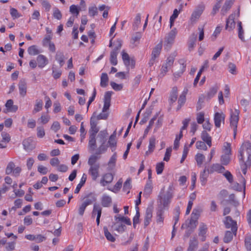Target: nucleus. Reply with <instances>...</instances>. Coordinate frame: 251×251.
Here are the masks:
<instances>
[{"label": "nucleus", "mask_w": 251, "mask_h": 251, "mask_svg": "<svg viewBox=\"0 0 251 251\" xmlns=\"http://www.w3.org/2000/svg\"><path fill=\"white\" fill-rule=\"evenodd\" d=\"M235 26L234 21V16L233 15H230L226 21V29L229 30L232 29Z\"/></svg>", "instance_id": "obj_26"}, {"label": "nucleus", "mask_w": 251, "mask_h": 251, "mask_svg": "<svg viewBox=\"0 0 251 251\" xmlns=\"http://www.w3.org/2000/svg\"><path fill=\"white\" fill-rule=\"evenodd\" d=\"M122 59L126 66H128L129 65L130 58L128 54L125 52L124 50L122 52Z\"/></svg>", "instance_id": "obj_62"}, {"label": "nucleus", "mask_w": 251, "mask_h": 251, "mask_svg": "<svg viewBox=\"0 0 251 251\" xmlns=\"http://www.w3.org/2000/svg\"><path fill=\"white\" fill-rule=\"evenodd\" d=\"M207 228L206 226L201 223L199 227V236L201 237V241H204L205 240V234L206 233Z\"/></svg>", "instance_id": "obj_18"}, {"label": "nucleus", "mask_w": 251, "mask_h": 251, "mask_svg": "<svg viewBox=\"0 0 251 251\" xmlns=\"http://www.w3.org/2000/svg\"><path fill=\"white\" fill-rule=\"evenodd\" d=\"M223 152L225 154L231 155V145L230 143L227 142L224 143Z\"/></svg>", "instance_id": "obj_57"}, {"label": "nucleus", "mask_w": 251, "mask_h": 251, "mask_svg": "<svg viewBox=\"0 0 251 251\" xmlns=\"http://www.w3.org/2000/svg\"><path fill=\"white\" fill-rule=\"evenodd\" d=\"M152 217V209L151 207H148L146 210L144 226L146 227L151 223Z\"/></svg>", "instance_id": "obj_14"}, {"label": "nucleus", "mask_w": 251, "mask_h": 251, "mask_svg": "<svg viewBox=\"0 0 251 251\" xmlns=\"http://www.w3.org/2000/svg\"><path fill=\"white\" fill-rule=\"evenodd\" d=\"M140 22H141V16H140V14H138L136 16V17L134 19V23L133 24L132 27H133V30L135 31V30H137V29L138 28V26L140 24Z\"/></svg>", "instance_id": "obj_49"}, {"label": "nucleus", "mask_w": 251, "mask_h": 251, "mask_svg": "<svg viewBox=\"0 0 251 251\" xmlns=\"http://www.w3.org/2000/svg\"><path fill=\"white\" fill-rule=\"evenodd\" d=\"M87 179V176L85 174H83L79 183L76 186V187L75 190V193L78 194L81 187L84 185Z\"/></svg>", "instance_id": "obj_30"}, {"label": "nucleus", "mask_w": 251, "mask_h": 251, "mask_svg": "<svg viewBox=\"0 0 251 251\" xmlns=\"http://www.w3.org/2000/svg\"><path fill=\"white\" fill-rule=\"evenodd\" d=\"M114 218L116 220H118L119 221L124 222L127 225H131V222L130 220V219L128 218V217L122 216L120 215H116L114 217Z\"/></svg>", "instance_id": "obj_41"}, {"label": "nucleus", "mask_w": 251, "mask_h": 251, "mask_svg": "<svg viewBox=\"0 0 251 251\" xmlns=\"http://www.w3.org/2000/svg\"><path fill=\"white\" fill-rule=\"evenodd\" d=\"M162 48V42L158 44L152 50L151 57L154 58L158 57L160 53Z\"/></svg>", "instance_id": "obj_22"}, {"label": "nucleus", "mask_w": 251, "mask_h": 251, "mask_svg": "<svg viewBox=\"0 0 251 251\" xmlns=\"http://www.w3.org/2000/svg\"><path fill=\"white\" fill-rule=\"evenodd\" d=\"M64 56L62 52L58 51L55 55V59L59 62L60 66L62 67L64 64Z\"/></svg>", "instance_id": "obj_48"}, {"label": "nucleus", "mask_w": 251, "mask_h": 251, "mask_svg": "<svg viewBox=\"0 0 251 251\" xmlns=\"http://www.w3.org/2000/svg\"><path fill=\"white\" fill-rule=\"evenodd\" d=\"M123 180L120 178L118 182L115 184L113 188H108V190L116 193H117L121 188L122 187Z\"/></svg>", "instance_id": "obj_42"}, {"label": "nucleus", "mask_w": 251, "mask_h": 251, "mask_svg": "<svg viewBox=\"0 0 251 251\" xmlns=\"http://www.w3.org/2000/svg\"><path fill=\"white\" fill-rule=\"evenodd\" d=\"M226 116L223 112H216L214 116V124L216 127L219 128L222 123L224 124Z\"/></svg>", "instance_id": "obj_9"}, {"label": "nucleus", "mask_w": 251, "mask_h": 251, "mask_svg": "<svg viewBox=\"0 0 251 251\" xmlns=\"http://www.w3.org/2000/svg\"><path fill=\"white\" fill-rule=\"evenodd\" d=\"M5 106L9 112H15L18 109V106L13 105V101L12 100H8L7 101Z\"/></svg>", "instance_id": "obj_31"}, {"label": "nucleus", "mask_w": 251, "mask_h": 251, "mask_svg": "<svg viewBox=\"0 0 251 251\" xmlns=\"http://www.w3.org/2000/svg\"><path fill=\"white\" fill-rule=\"evenodd\" d=\"M107 147H108L105 145V143H101V145L99 147L97 151L96 152V154L100 155L101 154L104 153L107 151Z\"/></svg>", "instance_id": "obj_59"}, {"label": "nucleus", "mask_w": 251, "mask_h": 251, "mask_svg": "<svg viewBox=\"0 0 251 251\" xmlns=\"http://www.w3.org/2000/svg\"><path fill=\"white\" fill-rule=\"evenodd\" d=\"M195 159L197 162V165L199 167H201L204 160L205 159V156L203 154L198 153L195 157Z\"/></svg>", "instance_id": "obj_43"}, {"label": "nucleus", "mask_w": 251, "mask_h": 251, "mask_svg": "<svg viewBox=\"0 0 251 251\" xmlns=\"http://www.w3.org/2000/svg\"><path fill=\"white\" fill-rule=\"evenodd\" d=\"M208 175V174L207 172V169L205 168V169L201 173L200 176L201 184L202 186H204L206 184Z\"/></svg>", "instance_id": "obj_33"}, {"label": "nucleus", "mask_w": 251, "mask_h": 251, "mask_svg": "<svg viewBox=\"0 0 251 251\" xmlns=\"http://www.w3.org/2000/svg\"><path fill=\"white\" fill-rule=\"evenodd\" d=\"M43 103L41 100H36V103L34 105V109L32 111L33 114H35L40 111L43 108Z\"/></svg>", "instance_id": "obj_35"}, {"label": "nucleus", "mask_w": 251, "mask_h": 251, "mask_svg": "<svg viewBox=\"0 0 251 251\" xmlns=\"http://www.w3.org/2000/svg\"><path fill=\"white\" fill-rule=\"evenodd\" d=\"M177 34V30L176 28L172 29L166 36L164 46L165 50H169L174 42V40Z\"/></svg>", "instance_id": "obj_4"}, {"label": "nucleus", "mask_w": 251, "mask_h": 251, "mask_svg": "<svg viewBox=\"0 0 251 251\" xmlns=\"http://www.w3.org/2000/svg\"><path fill=\"white\" fill-rule=\"evenodd\" d=\"M234 233L231 231H226L225 233L223 241L225 243H227L230 242L233 239V235Z\"/></svg>", "instance_id": "obj_45"}, {"label": "nucleus", "mask_w": 251, "mask_h": 251, "mask_svg": "<svg viewBox=\"0 0 251 251\" xmlns=\"http://www.w3.org/2000/svg\"><path fill=\"white\" fill-rule=\"evenodd\" d=\"M116 131L110 136L108 143L110 148H111L112 151H114L115 150V147L117 145V141L116 140Z\"/></svg>", "instance_id": "obj_21"}, {"label": "nucleus", "mask_w": 251, "mask_h": 251, "mask_svg": "<svg viewBox=\"0 0 251 251\" xmlns=\"http://www.w3.org/2000/svg\"><path fill=\"white\" fill-rule=\"evenodd\" d=\"M230 155L223 154L221 157L220 161L224 165H227L230 161Z\"/></svg>", "instance_id": "obj_56"}, {"label": "nucleus", "mask_w": 251, "mask_h": 251, "mask_svg": "<svg viewBox=\"0 0 251 251\" xmlns=\"http://www.w3.org/2000/svg\"><path fill=\"white\" fill-rule=\"evenodd\" d=\"M234 0H226L221 9L222 14L225 15L231 8L234 3Z\"/></svg>", "instance_id": "obj_20"}, {"label": "nucleus", "mask_w": 251, "mask_h": 251, "mask_svg": "<svg viewBox=\"0 0 251 251\" xmlns=\"http://www.w3.org/2000/svg\"><path fill=\"white\" fill-rule=\"evenodd\" d=\"M107 132L106 130L100 131L98 134V137L100 139V141L101 143H105L106 141V137Z\"/></svg>", "instance_id": "obj_51"}, {"label": "nucleus", "mask_w": 251, "mask_h": 251, "mask_svg": "<svg viewBox=\"0 0 251 251\" xmlns=\"http://www.w3.org/2000/svg\"><path fill=\"white\" fill-rule=\"evenodd\" d=\"M135 208H136V214L133 219V226L134 228H136V225L139 223V218H140V212H139V207H136Z\"/></svg>", "instance_id": "obj_52"}, {"label": "nucleus", "mask_w": 251, "mask_h": 251, "mask_svg": "<svg viewBox=\"0 0 251 251\" xmlns=\"http://www.w3.org/2000/svg\"><path fill=\"white\" fill-rule=\"evenodd\" d=\"M225 170V168L222 165L218 163L213 164L209 168L207 169L208 174H212L214 172L222 173Z\"/></svg>", "instance_id": "obj_10"}, {"label": "nucleus", "mask_w": 251, "mask_h": 251, "mask_svg": "<svg viewBox=\"0 0 251 251\" xmlns=\"http://www.w3.org/2000/svg\"><path fill=\"white\" fill-rule=\"evenodd\" d=\"M239 113V110L237 109H235L234 111H231L230 112V124L233 127L234 137L236 134Z\"/></svg>", "instance_id": "obj_6"}, {"label": "nucleus", "mask_w": 251, "mask_h": 251, "mask_svg": "<svg viewBox=\"0 0 251 251\" xmlns=\"http://www.w3.org/2000/svg\"><path fill=\"white\" fill-rule=\"evenodd\" d=\"M117 159V153L114 152L113 154L112 155V156L110 157L107 164L108 167L110 170H112L115 167Z\"/></svg>", "instance_id": "obj_28"}, {"label": "nucleus", "mask_w": 251, "mask_h": 251, "mask_svg": "<svg viewBox=\"0 0 251 251\" xmlns=\"http://www.w3.org/2000/svg\"><path fill=\"white\" fill-rule=\"evenodd\" d=\"M114 176L111 173H108L104 174L100 180V184L102 186L111 183L113 180Z\"/></svg>", "instance_id": "obj_13"}, {"label": "nucleus", "mask_w": 251, "mask_h": 251, "mask_svg": "<svg viewBox=\"0 0 251 251\" xmlns=\"http://www.w3.org/2000/svg\"><path fill=\"white\" fill-rule=\"evenodd\" d=\"M112 226L114 229L118 231L119 233L124 232L126 229V226L125 225L118 223L114 224Z\"/></svg>", "instance_id": "obj_44"}, {"label": "nucleus", "mask_w": 251, "mask_h": 251, "mask_svg": "<svg viewBox=\"0 0 251 251\" xmlns=\"http://www.w3.org/2000/svg\"><path fill=\"white\" fill-rule=\"evenodd\" d=\"M179 62L180 64L181 71L178 72H176L174 74V77L176 78H178L181 76V75L185 71L186 68V64H185V61L183 59L180 60Z\"/></svg>", "instance_id": "obj_27"}, {"label": "nucleus", "mask_w": 251, "mask_h": 251, "mask_svg": "<svg viewBox=\"0 0 251 251\" xmlns=\"http://www.w3.org/2000/svg\"><path fill=\"white\" fill-rule=\"evenodd\" d=\"M103 231H104V236H105V237L107 240H108L109 241H110L111 242H114L115 241V240H116L115 238L108 231L107 227L104 226L103 227Z\"/></svg>", "instance_id": "obj_40"}, {"label": "nucleus", "mask_w": 251, "mask_h": 251, "mask_svg": "<svg viewBox=\"0 0 251 251\" xmlns=\"http://www.w3.org/2000/svg\"><path fill=\"white\" fill-rule=\"evenodd\" d=\"M108 77L106 73H102L100 77V86L106 87L108 85Z\"/></svg>", "instance_id": "obj_39"}, {"label": "nucleus", "mask_w": 251, "mask_h": 251, "mask_svg": "<svg viewBox=\"0 0 251 251\" xmlns=\"http://www.w3.org/2000/svg\"><path fill=\"white\" fill-rule=\"evenodd\" d=\"M37 62L38 67L44 68L48 63V58L44 55L40 54L37 57Z\"/></svg>", "instance_id": "obj_17"}, {"label": "nucleus", "mask_w": 251, "mask_h": 251, "mask_svg": "<svg viewBox=\"0 0 251 251\" xmlns=\"http://www.w3.org/2000/svg\"><path fill=\"white\" fill-rule=\"evenodd\" d=\"M90 126H91V133L90 134L96 135V134L98 132L99 129L97 126V122L96 121L93 119L92 117L90 120Z\"/></svg>", "instance_id": "obj_37"}, {"label": "nucleus", "mask_w": 251, "mask_h": 251, "mask_svg": "<svg viewBox=\"0 0 251 251\" xmlns=\"http://www.w3.org/2000/svg\"><path fill=\"white\" fill-rule=\"evenodd\" d=\"M19 94L22 97H24L27 93V83L25 79H23L20 80L18 84Z\"/></svg>", "instance_id": "obj_12"}, {"label": "nucleus", "mask_w": 251, "mask_h": 251, "mask_svg": "<svg viewBox=\"0 0 251 251\" xmlns=\"http://www.w3.org/2000/svg\"><path fill=\"white\" fill-rule=\"evenodd\" d=\"M112 92H106L104 96V105L102 108V112H107L110 106V102Z\"/></svg>", "instance_id": "obj_11"}, {"label": "nucleus", "mask_w": 251, "mask_h": 251, "mask_svg": "<svg viewBox=\"0 0 251 251\" xmlns=\"http://www.w3.org/2000/svg\"><path fill=\"white\" fill-rule=\"evenodd\" d=\"M245 244L246 249L248 251L251 250V235H246L245 238Z\"/></svg>", "instance_id": "obj_61"}, {"label": "nucleus", "mask_w": 251, "mask_h": 251, "mask_svg": "<svg viewBox=\"0 0 251 251\" xmlns=\"http://www.w3.org/2000/svg\"><path fill=\"white\" fill-rule=\"evenodd\" d=\"M173 197V185L171 184L169 186L166 194L163 197H160V204L159 206H162L164 209H165L171 202V200Z\"/></svg>", "instance_id": "obj_5"}, {"label": "nucleus", "mask_w": 251, "mask_h": 251, "mask_svg": "<svg viewBox=\"0 0 251 251\" xmlns=\"http://www.w3.org/2000/svg\"><path fill=\"white\" fill-rule=\"evenodd\" d=\"M226 227L227 228H231V230L236 235L237 231V226L236 222L233 220L230 216H226V220L224 221Z\"/></svg>", "instance_id": "obj_8"}, {"label": "nucleus", "mask_w": 251, "mask_h": 251, "mask_svg": "<svg viewBox=\"0 0 251 251\" xmlns=\"http://www.w3.org/2000/svg\"><path fill=\"white\" fill-rule=\"evenodd\" d=\"M165 209L162 206H158L156 212V222L159 224H163L164 221V214Z\"/></svg>", "instance_id": "obj_16"}, {"label": "nucleus", "mask_w": 251, "mask_h": 251, "mask_svg": "<svg viewBox=\"0 0 251 251\" xmlns=\"http://www.w3.org/2000/svg\"><path fill=\"white\" fill-rule=\"evenodd\" d=\"M156 139L154 136L150 138L149 140V145L148 146V151H146V154L148 155L154 151L155 147Z\"/></svg>", "instance_id": "obj_25"}, {"label": "nucleus", "mask_w": 251, "mask_h": 251, "mask_svg": "<svg viewBox=\"0 0 251 251\" xmlns=\"http://www.w3.org/2000/svg\"><path fill=\"white\" fill-rule=\"evenodd\" d=\"M177 98V89L176 87L172 88V92L170 95V100L171 102H175Z\"/></svg>", "instance_id": "obj_46"}, {"label": "nucleus", "mask_w": 251, "mask_h": 251, "mask_svg": "<svg viewBox=\"0 0 251 251\" xmlns=\"http://www.w3.org/2000/svg\"><path fill=\"white\" fill-rule=\"evenodd\" d=\"M201 138L203 142L210 147L212 146L211 137L206 131H203L201 134Z\"/></svg>", "instance_id": "obj_24"}, {"label": "nucleus", "mask_w": 251, "mask_h": 251, "mask_svg": "<svg viewBox=\"0 0 251 251\" xmlns=\"http://www.w3.org/2000/svg\"><path fill=\"white\" fill-rule=\"evenodd\" d=\"M96 197L92 194H89L83 198V201L79 206L78 213L82 216L84 214L86 207L92 204L96 201Z\"/></svg>", "instance_id": "obj_3"}, {"label": "nucleus", "mask_w": 251, "mask_h": 251, "mask_svg": "<svg viewBox=\"0 0 251 251\" xmlns=\"http://www.w3.org/2000/svg\"><path fill=\"white\" fill-rule=\"evenodd\" d=\"M198 225V220L191 218L188 223L185 225L188 228H191L192 229H195Z\"/></svg>", "instance_id": "obj_47"}, {"label": "nucleus", "mask_w": 251, "mask_h": 251, "mask_svg": "<svg viewBox=\"0 0 251 251\" xmlns=\"http://www.w3.org/2000/svg\"><path fill=\"white\" fill-rule=\"evenodd\" d=\"M102 208L101 206L97 203H95L93 206V209L92 211V217H94L97 214V216H101V215Z\"/></svg>", "instance_id": "obj_38"}, {"label": "nucleus", "mask_w": 251, "mask_h": 251, "mask_svg": "<svg viewBox=\"0 0 251 251\" xmlns=\"http://www.w3.org/2000/svg\"><path fill=\"white\" fill-rule=\"evenodd\" d=\"M131 188V179L128 178L124 184L123 191L126 192L127 194H128Z\"/></svg>", "instance_id": "obj_54"}, {"label": "nucleus", "mask_w": 251, "mask_h": 251, "mask_svg": "<svg viewBox=\"0 0 251 251\" xmlns=\"http://www.w3.org/2000/svg\"><path fill=\"white\" fill-rule=\"evenodd\" d=\"M152 181L151 180H148L145 187L144 195H146L147 196L150 195L152 192Z\"/></svg>", "instance_id": "obj_36"}, {"label": "nucleus", "mask_w": 251, "mask_h": 251, "mask_svg": "<svg viewBox=\"0 0 251 251\" xmlns=\"http://www.w3.org/2000/svg\"><path fill=\"white\" fill-rule=\"evenodd\" d=\"M199 242L196 237H193L189 241L187 251H195L198 248Z\"/></svg>", "instance_id": "obj_19"}, {"label": "nucleus", "mask_w": 251, "mask_h": 251, "mask_svg": "<svg viewBox=\"0 0 251 251\" xmlns=\"http://www.w3.org/2000/svg\"><path fill=\"white\" fill-rule=\"evenodd\" d=\"M157 116H158L157 114L155 115L150 120L148 126L147 127V128L145 129V130L144 131V136H146L147 135V134L148 133L149 130L151 129V128L152 126L154 124V121L157 119Z\"/></svg>", "instance_id": "obj_50"}, {"label": "nucleus", "mask_w": 251, "mask_h": 251, "mask_svg": "<svg viewBox=\"0 0 251 251\" xmlns=\"http://www.w3.org/2000/svg\"><path fill=\"white\" fill-rule=\"evenodd\" d=\"M205 9V4L203 2L199 4L196 7L194 11L193 12L191 16V20L193 22H196L199 19L202 12Z\"/></svg>", "instance_id": "obj_7"}, {"label": "nucleus", "mask_w": 251, "mask_h": 251, "mask_svg": "<svg viewBox=\"0 0 251 251\" xmlns=\"http://www.w3.org/2000/svg\"><path fill=\"white\" fill-rule=\"evenodd\" d=\"M118 53L115 52V51H112L110 53V61L111 64L113 65H116L118 61L117 59V56Z\"/></svg>", "instance_id": "obj_55"}, {"label": "nucleus", "mask_w": 251, "mask_h": 251, "mask_svg": "<svg viewBox=\"0 0 251 251\" xmlns=\"http://www.w3.org/2000/svg\"><path fill=\"white\" fill-rule=\"evenodd\" d=\"M15 168V165L14 163L12 161H10L7 164L6 169H5V174L7 175L11 174L14 171V169Z\"/></svg>", "instance_id": "obj_53"}, {"label": "nucleus", "mask_w": 251, "mask_h": 251, "mask_svg": "<svg viewBox=\"0 0 251 251\" xmlns=\"http://www.w3.org/2000/svg\"><path fill=\"white\" fill-rule=\"evenodd\" d=\"M27 52L29 55L33 56L37 55L41 52L35 45H32L28 47Z\"/></svg>", "instance_id": "obj_34"}, {"label": "nucleus", "mask_w": 251, "mask_h": 251, "mask_svg": "<svg viewBox=\"0 0 251 251\" xmlns=\"http://www.w3.org/2000/svg\"><path fill=\"white\" fill-rule=\"evenodd\" d=\"M23 145L25 150H32L34 148L33 140L31 138L24 140L23 142Z\"/></svg>", "instance_id": "obj_23"}, {"label": "nucleus", "mask_w": 251, "mask_h": 251, "mask_svg": "<svg viewBox=\"0 0 251 251\" xmlns=\"http://www.w3.org/2000/svg\"><path fill=\"white\" fill-rule=\"evenodd\" d=\"M164 168V163L163 162L158 163L156 165V171L158 175L161 174Z\"/></svg>", "instance_id": "obj_64"}, {"label": "nucleus", "mask_w": 251, "mask_h": 251, "mask_svg": "<svg viewBox=\"0 0 251 251\" xmlns=\"http://www.w3.org/2000/svg\"><path fill=\"white\" fill-rule=\"evenodd\" d=\"M96 135L90 134L88 147L92 151H94L96 148Z\"/></svg>", "instance_id": "obj_29"}, {"label": "nucleus", "mask_w": 251, "mask_h": 251, "mask_svg": "<svg viewBox=\"0 0 251 251\" xmlns=\"http://www.w3.org/2000/svg\"><path fill=\"white\" fill-rule=\"evenodd\" d=\"M80 8H79L76 5L73 4L70 7V12L71 14L75 15L76 17H77L79 15Z\"/></svg>", "instance_id": "obj_58"}, {"label": "nucleus", "mask_w": 251, "mask_h": 251, "mask_svg": "<svg viewBox=\"0 0 251 251\" xmlns=\"http://www.w3.org/2000/svg\"><path fill=\"white\" fill-rule=\"evenodd\" d=\"M239 160L244 162L245 156H247L248 165L251 166V144L249 142H246L243 144L239 150Z\"/></svg>", "instance_id": "obj_2"}, {"label": "nucleus", "mask_w": 251, "mask_h": 251, "mask_svg": "<svg viewBox=\"0 0 251 251\" xmlns=\"http://www.w3.org/2000/svg\"><path fill=\"white\" fill-rule=\"evenodd\" d=\"M205 143V142L203 141H197L196 143V147L197 149L206 151L207 150V147L206 146Z\"/></svg>", "instance_id": "obj_63"}, {"label": "nucleus", "mask_w": 251, "mask_h": 251, "mask_svg": "<svg viewBox=\"0 0 251 251\" xmlns=\"http://www.w3.org/2000/svg\"><path fill=\"white\" fill-rule=\"evenodd\" d=\"M100 158L98 154L91 155L88 161V164L90 168L88 170V174L91 176L93 180H96L100 175V164L97 163V160Z\"/></svg>", "instance_id": "obj_1"}, {"label": "nucleus", "mask_w": 251, "mask_h": 251, "mask_svg": "<svg viewBox=\"0 0 251 251\" xmlns=\"http://www.w3.org/2000/svg\"><path fill=\"white\" fill-rule=\"evenodd\" d=\"M100 201L101 205L104 207H108L110 206L112 200L111 197L107 194H104L102 195Z\"/></svg>", "instance_id": "obj_15"}, {"label": "nucleus", "mask_w": 251, "mask_h": 251, "mask_svg": "<svg viewBox=\"0 0 251 251\" xmlns=\"http://www.w3.org/2000/svg\"><path fill=\"white\" fill-rule=\"evenodd\" d=\"M178 14L179 12L178 10L176 9H175L174 10L173 15L170 17V26L171 28L173 26L174 21L178 17Z\"/></svg>", "instance_id": "obj_60"}, {"label": "nucleus", "mask_w": 251, "mask_h": 251, "mask_svg": "<svg viewBox=\"0 0 251 251\" xmlns=\"http://www.w3.org/2000/svg\"><path fill=\"white\" fill-rule=\"evenodd\" d=\"M142 37V34L141 32H137L134 34L131 39V43L135 46H136L139 43V41Z\"/></svg>", "instance_id": "obj_32"}]
</instances>
